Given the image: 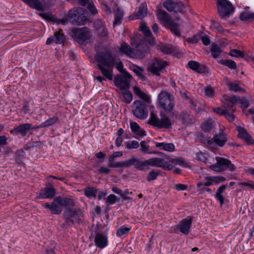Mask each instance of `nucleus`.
<instances>
[{"instance_id":"4","label":"nucleus","mask_w":254,"mask_h":254,"mask_svg":"<svg viewBox=\"0 0 254 254\" xmlns=\"http://www.w3.org/2000/svg\"><path fill=\"white\" fill-rule=\"evenodd\" d=\"M157 16L159 20L163 22L164 26L169 28L172 33L176 36H181L179 28V24L174 22L172 20L171 16L166 11L159 10Z\"/></svg>"},{"instance_id":"9","label":"nucleus","mask_w":254,"mask_h":254,"mask_svg":"<svg viewBox=\"0 0 254 254\" xmlns=\"http://www.w3.org/2000/svg\"><path fill=\"white\" fill-rule=\"evenodd\" d=\"M218 12L221 18L229 16L233 12L234 7L227 0H219L217 2Z\"/></svg>"},{"instance_id":"54","label":"nucleus","mask_w":254,"mask_h":254,"mask_svg":"<svg viewBox=\"0 0 254 254\" xmlns=\"http://www.w3.org/2000/svg\"><path fill=\"white\" fill-rule=\"evenodd\" d=\"M205 180H207L205 183H198L197 184V187H200L202 186L208 187L212 185L213 177H206L205 178Z\"/></svg>"},{"instance_id":"52","label":"nucleus","mask_w":254,"mask_h":254,"mask_svg":"<svg viewBox=\"0 0 254 254\" xmlns=\"http://www.w3.org/2000/svg\"><path fill=\"white\" fill-rule=\"evenodd\" d=\"M140 151L143 153L150 154L149 150V146L147 144L145 141H141L140 143Z\"/></svg>"},{"instance_id":"50","label":"nucleus","mask_w":254,"mask_h":254,"mask_svg":"<svg viewBox=\"0 0 254 254\" xmlns=\"http://www.w3.org/2000/svg\"><path fill=\"white\" fill-rule=\"evenodd\" d=\"M212 128V122L207 121L201 125V128L204 132H210Z\"/></svg>"},{"instance_id":"51","label":"nucleus","mask_w":254,"mask_h":254,"mask_svg":"<svg viewBox=\"0 0 254 254\" xmlns=\"http://www.w3.org/2000/svg\"><path fill=\"white\" fill-rule=\"evenodd\" d=\"M126 147L127 149H136L139 147V142L135 140H132L130 141H127L125 142Z\"/></svg>"},{"instance_id":"2","label":"nucleus","mask_w":254,"mask_h":254,"mask_svg":"<svg viewBox=\"0 0 254 254\" xmlns=\"http://www.w3.org/2000/svg\"><path fill=\"white\" fill-rule=\"evenodd\" d=\"M95 60L97 62V66L100 70L102 74L110 80L113 79L112 70L105 67H110L113 66L116 61V57L113 55L109 51L97 52L95 56Z\"/></svg>"},{"instance_id":"15","label":"nucleus","mask_w":254,"mask_h":254,"mask_svg":"<svg viewBox=\"0 0 254 254\" xmlns=\"http://www.w3.org/2000/svg\"><path fill=\"white\" fill-rule=\"evenodd\" d=\"M135 55L134 58L138 59H142L144 58L147 53H148L149 48L146 43H140L137 44L135 47Z\"/></svg>"},{"instance_id":"13","label":"nucleus","mask_w":254,"mask_h":254,"mask_svg":"<svg viewBox=\"0 0 254 254\" xmlns=\"http://www.w3.org/2000/svg\"><path fill=\"white\" fill-rule=\"evenodd\" d=\"M163 6L166 9L170 11L174 12H181L185 13V6L183 3L181 2H176L174 0H167L164 2Z\"/></svg>"},{"instance_id":"33","label":"nucleus","mask_w":254,"mask_h":254,"mask_svg":"<svg viewBox=\"0 0 254 254\" xmlns=\"http://www.w3.org/2000/svg\"><path fill=\"white\" fill-rule=\"evenodd\" d=\"M114 13L115 14L114 25H120L122 23V20L123 17V11L120 10L119 7H116V9L114 11Z\"/></svg>"},{"instance_id":"35","label":"nucleus","mask_w":254,"mask_h":254,"mask_svg":"<svg viewBox=\"0 0 254 254\" xmlns=\"http://www.w3.org/2000/svg\"><path fill=\"white\" fill-rule=\"evenodd\" d=\"M24 146L22 148L17 150L15 152V160L16 163L21 164L22 160L25 158Z\"/></svg>"},{"instance_id":"53","label":"nucleus","mask_w":254,"mask_h":254,"mask_svg":"<svg viewBox=\"0 0 254 254\" xmlns=\"http://www.w3.org/2000/svg\"><path fill=\"white\" fill-rule=\"evenodd\" d=\"M42 144V142L40 141L28 142L24 146V149L28 150L31 148H32V147H34L35 146H39L41 145Z\"/></svg>"},{"instance_id":"22","label":"nucleus","mask_w":254,"mask_h":254,"mask_svg":"<svg viewBox=\"0 0 254 254\" xmlns=\"http://www.w3.org/2000/svg\"><path fill=\"white\" fill-rule=\"evenodd\" d=\"M236 101H235L234 96L232 97L226 96L223 101V107L225 110L234 112L236 111L235 105Z\"/></svg>"},{"instance_id":"29","label":"nucleus","mask_w":254,"mask_h":254,"mask_svg":"<svg viewBox=\"0 0 254 254\" xmlns=\"http://www.w3.org/2000/svg\"><path fill=\"white\" fill-rule=\"evenodd\" d=\"M55 201H57L61 207H73L74 205V202L72 199L63 197L61 196L56 197Z\"/></svg>"},{"instance_id":"3","label":"nucleus","mask_w":254,"mask_h":254,"mask_svg":"<svg viewBox=\"0 0 254 254\" xmlns=\"http://www.w3.org/2000/svg\"><path fill=\"white\" fill-rule=\"evenodd\" d=\"M157 102L159 107L166 113H171L175 105L174 96L167 91L162 90L158 94Z\"/></svg>"},{"instance_id":"14","label":"nucleus","mask_w":254,"mask_h":254,"mask_svg":"<svg viewBox=\"0 0 254 254\" xmlns=\"http://www.w3.org/2000/svg\"><path fill=\"white\" fill-rule=\"evenodd\" d=\"M81 211L80 210L66 208L64 210L63 214L65 221L62 227L64 225L70 226V225L73 224L75 216L79 215Z\"/></svg>"},{"instance_id":"11","label":"nucleus","mask_w":254,"mask_h":254,"mask_svg":"<svg viewBox=\"0 0 254 254\" xmlns=\"http://www.w3.org/2000/svg\"><path fill=\"white\" fill-rule=\"evenodd\" d=\"M167 62L159 58L154 59L148 66V70L154 75H160V72L167 65Z\"/></svg>"},{"instance_id":"48","label":"nucleus","mask_w":254,"mask_h":254,"mask_svg":"<svg viewBox=\"0 0 254 254\" xmlns=\"http://www.w3.org/2000/svg\"><path fill=\"white\" fill-rule=\"evenodd\" d=\"M132 70L139 78L141 79L142 80H145V77L142 74V72L144 71L143 67L136 66Z\"/></svg>"},{"instance_id":"10","label":"nucleus","mask_w":254,"mask_h":254,"mask_svg":"<svg viewBox=\"0 0 254 254\" xmlns=\"http://www.w3.org/2000/svg\"><path fill=\"white\" fill-rule=\"evenodd\" d=\"M132 112L134 116L140 119H144L147 116L148 111L144 102L137 100L132 104Z\"/></svg>"},{"instance_id":"42","label":"nucleus","mask_w":254,"mask_h":254,"mask_svg":"<svg viewBox=\"0 0 254 254\" xmlns=\"http://www.w3.org/2000/svg\"><path fill=\"white\" fill-rule=\"evenodd\" d=\"M242 21H246L248 20H254V13L249 11H244L241 13L240 17Z\"/></svg>"},{"instance_id":"8","label":"nucleus","mask_w":254,"mask_h":254,"mask_svg":"<svg viewBox=\"0 0 254 254\" xmlns=\"http://www.w3.org/2000/svg\"><path fill=\"white\" fill-rule=\"evenodd\" d=\"M131 75L126 71L117 75L114 79L116 86L119 87L122 90H126L129 87V83Z\"/></svg>"},{"instance_id":"5","label":"nucleus","mask_w":254,"mask_h":254,"mask_svg":"<svg viewBox=\"0 0 254 254\" xmlns=\"http://www.w3.org/2000/svg\"><path fill=\"white\" fill-rule=\"evenodd\" d=\"M67 20L73 24L83 25L86 24L87 18L83 8L74 7L69 10Z\"/></svg>"},{"instance_id":"36","label":"nucleus","mask_w":254,"mask_h":254,"mask_svg":"<svg viewBox=\"0 0 254 254\" xmlns=\"http://www.w3.org/2000/svg\"><path fill=\"white\" fill-rule=\"evenodd\" d=\"M157 147H162L164 150L172 152L175 150V146L172 143H166L159 142L156 144Z\"/></svg>"},{"instance_id":"21","label":"nucleus","mask_w":254,"mask_h":254,"mask_svg":"<svg viewBox=\"0 0 254 254\" xmlns=\"http://www.w3.org/2000/svg\"><path fill=\"white\" fill-rule=\"evenodd\" d=\"M56 194V190L53 187H46L42 190L37 194L38 198H49L51 199Z\"/></svg>"},{"instance_id":"44","label":"nucleus","mask_w":254,"mask_h":254,"mask_svg":"<svg viewBox=\"0 0 254 254\" xmlns=\"http://www.w3.org/2000/svg\"><path fill=\"white\" fill-rule=\"evenodd\" d=\"M120 198H117V197L113 194H110L106 198V204L107 206L109 205L115 204L117 201L119 202Z\"/></svg>"},{"instance_id":"58","label":"nucleus","mask_w":254,"mask_h":254,"mask_svg":"<svg viewBox=\"0 0 254 254\" xmlns=\"http://www.w3.org/2000/svg\"><path fill=\"white\" fill-rule=\"evenodd\" d=\"M224 116L230 122H233L235 120V116L233 114V112H229V111H228V110H226V112H225Z\"/></svg>"},{"instance_id":"56","label":"nucleus","mask_w":254,"mask_h":254,"mask_svg":"<svg viewBox=\"0 0 254 254\" xmlns=\"http://www.w3.org/2000/svg\"><path fill=\"white\" fill-rule=\"evenodd\" d=\"M228 85L229 86V89L231 91H233L234 92H236L242 90V88L239 86L238 84L231 82L229 83Z\"/></svg>"},{"instance_id":"46","label":"nucleus","mask_w":254,"mask_h":254,"mask_svg":"<svg viewBox=\"0 0 254 254\" xmlns=\"http://www.w3.org/2000/svg\"><path fill=\"white\" fill-rule=\"evenodd\" d=\"M59 121V118L57 116H55L52 118H49L45 122H43V125L45 127H49L53 126Z\"/></svg>"},{"instance_id":"41","label":"nucleus","mask_w":254,"mask_h":254,"mask_svg":"<svg viewBox=\"0 0 254 254\" xmlns=\"http://www.w3.org/2000/svg\"><path fill=\"white\" fill-rule=\"evenodd\" d=\"M210 51L212 56L214 58H217V57H219V54L222 52V50L221 48L217 44H213L211 45Z\"/></svg>"},{"instance_id":"28","label":"nucleus","mask_w":254,"mask_h":254,"mask_svg":"<svg viewBox=\"0 0 254 254\" xmlns=\"http://www.w3.org/2000/svg\"><path fill=\"white\" fill-rule=\"evenodd\" d=\"M122 54H125L129 57L134 58L135 57L134 50L126 42H123L119 49Z\"/></svg>"},{"instance_id":"7","label":"nucleus","mask_w":254,"mask_h":254,"mask_svg":"<svg viewBox=\"0 0 254 254\" xmlns=\"http://www.w3.org/2000/svg\"><path fill=\"white\" fill-rule=\"evenodd\" d=\"M148 124L159 128H169L172 125L171 122L168 117H165L160 120L153 112L150 114Z\"/></svg>"},{"instance_id":"26","label":"nucleus","mask_w":254,"mask_h":254,"mask_svg":"<svg viewBox=\"0 0 254 254\" xmlns=\"http://www.w3.org/2000/svg\"><path fill=\"white\" fill-rule=\"evenodd\" d=\"M238 136L239 138L243 139L248 144H254V139L248 133L246 129L242 127H239L238 128Z\"/></svg>"},{"instance_id":"60","label":"nucleus","mask_w":254,"mask_h":254,"mask_svg":"<svg viewBox=\"0 0 254 254\" xmlns=\"http://www.w3.org/2000/svg\"><path fill=\"white\" fill-rule=\"evenodd\" d=\"M189 103H190L189 107L191 110H193L196 112V113H199L200 109L199 107H197L196 104L195 102H194L191 100H190Z\"/></svg>"},{"instance_id":"16","label":"nucleus","mask_w":254,"mask_h":254,"mask_svg":"<svg viewBox=\"0 0 254 254\" xmlns=\"http://www.w3.org/2000/svg\"><path fill=\"white\" fill-rule=\"evenodd\" d=\"M31 124H22L14 127L10 132L11 134H20L22 136H24L27 134L28 131L31 129Z\"/></svg>"},{"instance_id":"32","label":"nucleus","mask_w":254,"mask_h":254,"mask_svg":"<svg viewBox=\"0 0 254 254\" xmlns=\"http://www.w3.org/2000/svg\"><path fill=\"white\" fill-rule=\"evenodd\" d=\"M157 49L161 51L162 53L167 54H170L172 53L174 49L173 46L170 44H164L160 43L157 45Z\"/></svg>"},{"instance_id":"39","label":"nucleus","mask_w":254,"mask_h":254,"mask_svg":"<svg viewBox=\"0 0 254 254\" xmlns=\"http://www.w3.org/2000/svg\"><path fill=\"white\" fill-rule=\"evenodd\" d=\"M210 27L217 33H223L225 31L221 25L214 20H211Z\"/></svg>"},{"instance_id":"45","label":"nucleus","mask_w":254,"mask_h":254,"mask_svg":"<svg viewBox=\"0 0 254 254\" xmlns=\"http://www.w3.org/2000/svg\"><path fill=\"white\" fill-rule=\"evenodd\" d=\"M220 63L223 65L228 66L230 68L235 69L237 68V65L235 62L230 60H221Z\"/></svg>"},{"instance_id":"47","label":"nucleus","mask_w":254,"mask_h":254,"mask_svg":"<svg viewBox=\"0 0 254 254\" xmlns=\"http://www.w3.org/2000/svg\"><path fill=\"white\" fill-rule=\"evenodd\" d=\"M122 95L123 96L124 101L127 103H129L132 99V93L129 92L128 89L123 90Z\"/></svg>"},{"instance_id":"23","label":"nucleus","mask_w":254,"mask_h":254,"mask_svg":"<svg viewBox=\"0 0 254 254\" xmlns=\"http://www.w3.org/2000/svg\"><path fill=\"white\" fill-rule=\"evenodd\" d=\"M94 242L98 248L103 249L108 244L107 237L102 233L96 232Z\"/></svg>"},{"instance_id":"18","label":"nucleus","mask_w":254,"mask_h":254,"mask_svg":"<svg viewBox=\"0 0 254 254\" xmlns=\"http://www.w3.org/2000/svg\"><path fill=\"white\" fill-rule=\"evenodd\" d=\"M192 218L188 217L187 218L183 219L180 223L177 225V227L179 229L180 231L187 235L190 232V229L191 225Z\"/></svg>"},{"instance_id":"24","label":"nucleus","mask_w":254,"mask_h":254,"mask_svg":"<svg viewBox=\"0 0 254 254\" xmlns=\"http://www.w3.org/2000/svg\"><path fill=\"white\" fill-rule=\"evenodd\" d=\"M63 30L60 29L58 31L55 32V35L53 36L49 37L46 42L47 45L50 44L53 42H55L57 44H61L64 41V36L62 33Z\"/></svg>"},{"instance_id":"62","label":"nucleus","mask_w":254,"mask_h":254,"mask_svg":"<svg viewBox=\"0 0 254 254\" xmlns=\"http://www.w3.org/2000/svg\"><path fill=\"white\" fill-rule=\"evenodd\" d=\"M205 95L209 97H212L213 96L214 91L211 87H206L204 88Z\"/></svg>"},{"instance_id":"12","label":"nucleus","mask_w":254,"mask_h":254,"mask_svg":"<svg viewBox=\"0 0 254 254\" xmlns=\"http://www.w3.org/2000/svg\"><path fill=\"white\" fill-rule=\"evenodd\" d=\"M228 134L224 131H220L216 133L213 138L210 140L204 139L202 142L206 143L208 146H210L215 143L217 145L221 147H223L227 141Z\"/></svg>"},{"instance_id":"25","label":"nucleus","mask_w":254,"mask_h":254,"mask_svg":"<svg viewBox=\"0 0 254 254\" xmlns=\"http://www.w3.org/2000/svg\"><path fill=\"white\" fill-rule=\"evenodd\" d=\"M158 158L163 159L164 160V162H165V164H166L167 166L169 165L171 166V168L170 169H165L163 167H161L163 169L166 170H171L173 168V166L170 164L169 163H172L175 164H179L182 166H186L187 163L185 162L184 160L182 158H179L177 159H173L171 157H170L169 156H166V159L168 161H165V159L164 158H160L158 157Z\"/></svg>"},{"instance_id":"37","label":"nucleus","mask_w":254,"mask_h":254,"mask_svg":"<svg viewBox=\"0 0 254 254\" xmlns=\"http://www.w3.org/2000/svg\"><path fill=\"white\" fill-rule=\"evenodd\" d=\"M161 171L160 170H152L150 171L146 177V180L148 182H151L155 180L157 177L160 175Z\"/></svg>"},{"instance_id":"31","label":"nucleus","mask_w":254,"mask_h":254,"mask_svg":"<svg viewBox=\"0 0 254 254\" xmlns=\"http://www.w3.org/2000/svg\"><path fill=\"white\" fill-rule=\"evenodd\" d=\"M147 12V4L146 3H142L138 8L137 12L134 14L136 19H142L146 16Z\"/></svg>"},{"instance_id":"19","label":"nucleus","mask_w":254,"mask_h":254,"mask_svg":"<svg viewBox=\"0 0 254 254\" xmlns=\"http://www.w3.org/2000/svg\"><path fill=\"white\" fill-rule=\"evenodd\" d=\"M55 200L56 197L54 198L52 202L44 203L43 206L45 208L49 209L52 214L58 215L61 213L62 208L58 202Z\"/></svg>"},{"instance_id":"61","label":"nucleus","mask_w":254,"mask_h":254,"mask_svg":"<svg viewBox=\"0 0 254 254\" xmlns=\"http://www.w3.org/2000/svg\"><path fill=\"white\" fill-rule=\"evenodd\" d=\"M45 9L54 5L55 0H41Z\"/></svg>"},{"instance_id":"38","label":"nucleus","mask_w":254,"mask_h":254,"mask_svg":"<svg viewBox=\"0 0 254 254\" xmlns=\"http://www.w3.org/2000/svg\"><path fill=\"white\" fill-rule=\"evenodd\" d=\"M235 101L236 103H239L241 104V107L244 108H247L249 106V102L246 97L241 98L240 97L234 95Z\"/></svg>"},{"instance_id":"6","label":"nucleus","mask_w":254,"mask_h":254,"mask_svg":"<svg viewBox=\"0 0 254 254\" xmlns=\"http://www.w3.org/2000/svg\"><path fill=\"white\" fill-rule=\"evenodd\" d=\"M70 36L78 43L82 44L90 38L91 32L86 27L74 28L71 30Z\"/></svg>"},{"instance_id":"40","label":"nucleus","mask_w":254,"mask_h":254,"mask_svg":"<svg viewBox=\"0 0 254 254\" xmlns=\"http://www.w3.org/2000/svg\"><path fill=\"white\" fill-rule=\"evenodd\" d=\"M133 90L134 93L138 95L140 98L142 99L145 101L149 102V98L143 91L140 90L139 87L137 86H134L133 88Z\"/></svg>"},{"instance_id":"55","label":"nucleus","mask_w":254,"mask_h":254,"mask_svg":"<svg viewBox=\"0 0 254 254\" xmlns=\"http://www.w3.org/2000/svg\"><path fill=\"white\" fill-rule=\"evenodd\" d=\"M140 30L142 31L145 37L151 35L152 34L150 29L148 28L145 23H142L140 25Z\"/></svg>"},{"instance_id":"57","label":"nucleus","mask_w":254,"mask_h":254,"mask_svg":"<svg viewBox=\"0 0 254 254\" xmlns=\"http://www.w3.org/2000/svg\"><path fill=\"white\" fill-rule=\"evenodd\" d=\"M230 56L232 57H235L237 58L241 57L243 58L244 56V54L243 52H242L241 51L237 50V49H233L230 51Z\"/></svg>"},{"instance_id":"34","label":"nucleus","mask_w":254,"mask_h":254,"mask_svg":"<svg viewBox=\"0 0 254 254\" xmlns=\"http://www.w3.org/2000/svg\"><path fill=\"white\" fill-rule=\"evenodd\" d=\"M226 188V186L222 185L217 190L216 194L215 195L216 199L219 201L221 205H222L224 203V198L222 195V193L224 192V190Z\"/></svg>"},{"instance_id":"59","label":"nucleus","mask_w":254,"mask_h":254,"mask_svg":"<svg viewBox=\"0 0 254 254\" xmlns=\"http://www.w3.org/2000/svg\"><path fill=\"white\" fill-rule=\"evenodd\" d=\"M39 15L48 21H53L54 20L53 15L48 13H40Z\"/></svg>"},{"instance_id":"49","label":"nucleus","mask_w":254,"mask_h":254,"mask_svg":"<svg viewBox=\"0 0 254 254\" xmlns=\"http://www.w3.org/2000/svg\"><path fill=\"white\" fill-rule=\"evenodd\" d=\"M130 229L127 228L125 226H123L119 228L117 231V235L119 237H121L123 235H126L128 233Z\"/></svg>"},{"instance_id":"17","label":"nucleus","mask_w":254,"mask_h":254,"mask_svg":"<svg viewBox=\"0 0 254 254\" xmlns=\"http://www.w3.org/2000/svg\"><path fill=\"white\" fill-rule=\"evenodd\" d=\"M216 160L217 164L222 167V171L227 169H229L230 171H233L235 170V165L229 159L220 157H216Z\"/></svg>"},{"instance_id":"27","label":"nucleus","mask_w":254,"mask_h":254,"mask_svg":"<svg viewBox=\"0 0 254 254\" xmlns=\"http://www.w3.org/2000/svg\"><path fill=\"white\" fill-rule=\"evenodd\" d=\"M179 119L183 124H191L194 121L193 116L190 114V112L189 110L181 112L179 116Z\"/></svg>"},{"instance_id":"64","label":"nucleus","mask_w":254,"mask_h":254,"mask_svg":"<svg viewBox=\"0 0 254 254\" xmlns=\"http://www.w3.org/2000/svg\"><path fill=\"white\" fill-rule=\"evenodd\" d=\"M93 24H94V27L97 30H100V29H101V28H102L103 27V22L99 19H96L94 21Z\"/></svg>"},{"instance_id":"43","label":"nucleus","mask_w":254,"mask_h":254,"mask_svg":"<svg viewBox=\"0 0 254 254\" xmlns=\"http://www.w3.org/2000/svg\"><path fill=\"white\" fill-rule=\"evenodd\" d=\"M97 192V190L95 188L88 187L84 190V193L87 197L90 198L92 197H95Z\"/></svg>"},{"instance_id":"20","label":"nucleus","mask_w":254,"mask_h":254,"mask_svg":"<svg viewBox=\"0 0 254 254\" xmlns=\"http://www.w3.org/2000/svg\"><path fill=\"white\" fill-rule=\"evenodd\" d=\"M188 67L199 73H205L208 72V68L204 65L200 64L197 62L190 61L188 63Z\"/></svg>"},{"instance_id":"63","label":"nucleus","mask_w":254,"mask_h":254,"mask_svg":"<svg viewBox=\"0 0 254 254\" xmlns=\"http://www.w3.org/2000/svg\"><path fill=\"white\" fill-rule=\"evenodd\" d=\"M145 43H147L150 46H153L155 44V38L152 36V34L145 37Z\"/></svg>"},{"instance_id":"1","label":"nucleus","mask_w":254,"mask_h":254,"mask_svg":"<svg viewBox=\"0 0 254 254\" xmlns=\"http://www.w3.org/2000/svg\"><path fill=\"white\" fill-rule=\"evenodd\" d=\"M116 157L111 155L109 158L108 166L111 168L125 167L129 168L133 166L137 171L146 172L150 169V167H163L170 169L171 166L166 165L163 159L158 158H151L147 160H142L134 156L124 161L114 162Z\"/></svg>"},{"instance_id":"30","label":"nucleus","mask_w":254,"mask_h":254,"mask_svg":"<svg viewBox=\"0 0 254 254\" xmlns=\"http://www.w3.org/2000/svg\"><path fill=\"white\" fill-rule=\"evenodd\" d=\"M23 2L38 11H44L45 9L41 0H22Z\"/></svg>"}]
</instances>
